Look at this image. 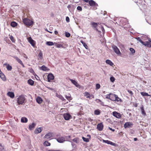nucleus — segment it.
I'll return each mask as SVG.
<instances>
[{
	"mask_svg": "<svg viewBox=\"0 0 151 151\" xmlns=\"http://www.w3.org/2000/svg\"><path fill=\"white\" fill-rule=\"evenodd\" d=\"M23 21L26 25L30 26L33 24V22L32 21L27 18H23Z\"/></svg>",
	"mask_w": 151,
	"mask_h": 151,
	"instance_id": "1",
	"label": "nucleus"
},
{
	"mask_svg": "<svg viewBox=\"0 0 151 151\" xmlns=\"http://www.w3.org/2000/svg\"><path fill=\"white\" fill-rule=\"evenodd\" d=\"M25 98L23 95L19 96L17 99V102L19 104H22L24 102Z\"/></svg>",
	"mask_w": 151,
	"mask_h": 151,
	"instance_id": "2",
	"label": "nucleus"
},
{
	"mask_svg": "<svg viewBox=\"0 0 151 151\" xmlns=\"http://www.w3.org/2000/svg\"><path fill=\"white\" fill-rule=\"evenodd\" d=\"M56 139L58 142L60 143H63L65 141H69L68 139H67V137H59Z\"/></svg>",
	"mask_w": 151,
	"mask_h": 151,
	"instance_id": "3",
	"label": "nucleus"
},
{
	"mask_svg": "<svg viewBox=\"0 0 151 151\" xmlns=\"http://www.w3.org/2000/svg\"><path fill=\"white\" fill-rule=\"evenodd\" d=\"M112 47L114 52L118 55H121V53L118 47L115 45H113Z\"/></svg>",
	"mask_w": 151,
	"mask_h": 151,
	"instance_id": "4",
	"label": "nucleus"
},
{
	"mask_svg": "<svg viewBox=\"0 0 151 151\" xmlns=\"http://www.w3.org/2000/svg\"><path fill=\"white\" fill-rule=\"evenodd\" d=\"M133 125V124L132 122H127L124 124V126L125 128H130L132 127Z\"/></svg>",
	"mask_w": 151,
	"mask_h": 151,
	"instance_id": "5",
	"label": "nucleus"
},
{
	"mask_svg": "<svg viewBox=\"0 0 151 151\" xmlns=\"http://www.w3.org/2000/svg\"><path fill=\"white\" fill-rule=\"evenodd\" d=\"M113 116L118 119H120L121 117V115L120 113L117 112L116 111H114L112 113Z\"/></svg>",
	"mask_w": 151,
	"mask_h": 151,
	"instance_id": "6",
	"label": "nucleus"
},
{
	"mask_svg": "<svg viewBox=\"0 0 151 151\" xmlns=\"http://www.w3.org/2000/svg\"><path fill=\"white\" fill-rule=\"evenodd\" d=\"M28 41L29 43L33 47H35V42L31 37H29L28 38Z\"/></svg>",
	"mask_w": 151,
	"mask_h": 151,
	"instance_id": "7",
	"label": "nucleus"
},
{
	"mask_svg": "<svg viewBox=\"0 0 151 151\" xmlns=\"http://www.w3.org/2000/svg\"><path fill=\"white\" fill-rule=\"evenodd\" d=\"M54 76L52 74L49 73L47 76L48 81L49 82H51L52 80L54 79Z\"/></svg>",
	"mask_w": 151,
	"mask_h": 151,
	"instance_id": "8",
	"label": "nucleus"
},
{
	"mask_svg": "<svg viewBox=\"0 0 151 151\" xmlns=\"http://www.w3.org/2000/svg\"><path fill=\"white\" fill-rule=\"evenodd\" d=\"M145 46L150 47H151V40L150 39L148 42H144V43L142 44Z\"/></svg>",
	"mask_w": 151,
	"mask_h": 151,
	"instance_id": "9",
	"label": "nucleus"
},
{
	"mask_svg": "<svg viewBox=\"0 0 151 151\" xmlns=\"http://www.w3.org/2000/svg\"><path fill=\"white\" fill-rule=\"evenodd\" d=\"M53 134L52 133L49 132L46 134L45 136V137L47 139H49L52 137Z\"/></svg>",
	"mask_w": 151,
	"mask_h": 151,
	"instance_id": "10",
	"label": "nucleus"
},
{
	"mask_svg": "<svg viewBox=\"0 0 151 151\" xmlns=\"http://www.w3.org/2000/svg\"><path fill=\"white\" fill-rule=\"evenodd\" d=\"M89 4L91 6H98V4L93 0L89 1Z\"/></svg>",
	"mask_w": 151,
	"mask_h": 151,
	"instance_id": "11",
	"label": "nucleus"
},
{
	"mask_svg": "<svg viewBox=\"0 0 151 151\" xmlns=\"http://www.w3.org/2000/svg\"><path fill=\"white\" fill-rule=\"evenodd\" d=\"M103 128V125L102 123L98 124L97 125V129L99 131L102 130Z\"/></svg>",
	"mask_w": 151,
	"mask_h": 151,
	"instance_id": "12",
	"label": "nucleus"
},
{
	"mask_svg": "<svg viewBox=\"0 0 151 151\" xmlns=\"http://www.w3.org/2000/svg\"><path fill=\"white\" fill-rule=\"evenodd\" d=\"M63 116L64 119L65 120H68L71 117V115L68 113L64 114Z\"/></svg>",
	"mask_w": 151,
	"mask_h": 151,
	"instance_id": "13",
	"label": "nucleus"
},
{
	"mask_svg": "<svg viewBox=\"0 0 151 151\" xmlns=\"http://www.w3.org/2000/svg\"><path fill=\"white\" fill-rule=\"evenodd\" d=\"M110 100L111 101H114L115 99H116V96L117 97V95L111 93H110Z\"/></svg>",
	"mask_w": 151,
	"mask_h": 151,
	"instance_id": "14",
	"label": "nucleus"
},
{
	"mask_svg": "<svg viewBox=\"0 0 151 151\" xmlns=\"http://www.w3.org/2000/svg\"><path fill=\"white\" fill-rule=\"evenodd\" d=\"M70 81H71L72 83H73L74 85L76 87H79V85L77 83V82L75 80L70 79Z\"/></svg>",
	"mask_w": 151,
	"mask_h": 151,
	"instance_id": "15",
	"label": "nucleus"
},
{
	"mask_svg": "<svg viewBox=\"0 0 151 151\" xmlns=\"http://www.w3.org/2000/svg\"><path fill=\"white\" fill-rule=\"evenodd\" d=\"M36 101L38 103L40 104L42 102V100L40 97H38L36 99Z\"/></svg>",
	"mask_w": 151,
	"mask_h": 151,
	"instance_id": "16",
	"label": "nucleus"
},
{
	"mask_svg": "<svg viewBox=\"0 0 151 151\" xmlns=\"http://www.w3.org/2000/svg\"><path fill=\"white\" fill-rule=\"evenodd\" d=\"M7 95L12 98H14V94L12 92H9L7 93Z\"/></svg>",
	"mask_w": 151,
	"mask_h": 151,
	"instance_id": "17",
	"label": "nucleus"
},
{
	"mask_svg": "<svg viewBox=\"0 0 151 151\" xmlns=\"http://www.w3.org/2000/svg\"><path fill=\"white\" fill-rule=\"evenodd\" d=\"M0 77L4 81L6 80V78L4 74L2 72L0 73Z\"/></svg>",
	"mask_w": 151,
	"mask_h": 151,
	"instance_id": "18",
	"label": "nucleus"
},
{
	"mask_svg": "<svg viewBox=\"0 0 151 151\" xmlns=\"http://www.w3.org/2000/svg\"><path fill=\"white\" fill-rule=\"evenodd\" d=\"M106 63L111 66H112L114 65L113 63L109 60H106Z\"/></svg>",
	"mask_w": 151,
	"mask_h": 151,
	"instance_id": "19",
	"label": "nucleus"
},
{
	"mask_svg": "<svg viewBox=\"0 0 151 151\" xmlns=\"http://www.w3.org/2000/svg\"><path fill=\"white\" fill-rule=\"evenodd\" d=\"M12 57L15 59L20 64L22 63V62L21 60L19 59L18 57L15 56H12Z\"/></svg>",
	"mask_w": 151,
	"mask_h": 151,
	"instance_id": "20",
	"label": "nucleus"
},
{
	"mask_svg": "<svg viewBox=\"0 0 151 151\" xmlns=\"http://www.w3.org/2000/svg\"><path fill=\"white\" fill-rule=\"evenodd\" d=\"M36 126V124L35 123H33L32 124L30 125L29 126V129L31 130L32 129Z\"/></svg>",
	"mask_w": 151,
	"mask_h": 151,
	"instance_id": "21",
	"label": "nucleus"
},
{
	"mask_svg": "<svg viewBox=\"0 0 151 151\" xmlns=\"http://www.w3.org/2000/svg\"><path fill=\"white\" fill-rule=\"evenodd\" d=\"M28 121L27 118L25 117H22L21 119V122L23 123H27Z\"/></svg>",
	"mask_w": 151,
	"mask_h": 151,
	"instance_id": "22",
	"label": "nucleus"
},
{
	"mask_svg": "<svg viewBox=\"0 0 151 151\" xmlns=\"http://www.w3.org/2000/svg\"><path fill=\"white\" fill-rule=\"evenodd\" d=\"M4 65H6V68L7 70H12V67L9 64H8L6 63L4 64Z\"/></svg>",
	"mask_w": 151,
	"mask_h": 151,
	"instance_id": "23",
	"label": "nucleus"
},
{
	"mask_svg": "<svg viewBox=\"0 0 151 151\" xmlns=\"http://www.w3.org/2000/svg\"><path fill=\"white\" fill-rule=\"evenodd\" d=\"M84 96H86V97L87 98L90 99V93L87 92H85V93H84Z\"/></svg>",
	"mask_w": 151,
	"mask_h": 151,
	"instance_id": "24",
	"label": "nucleus"
},
{
	"mask_svg": "<svg viewBox=\"0 0 151 151\" xmlns=\"http://www.w3.org/2000/svg\"><path fill=\"white\" fill-rule=\"evenodd\" d=\"M65 98L68 100H70L72 99L71 98V96L70 94L68 93L67 95H65Z\"/></svg>",
	"mask_w": 151,
	"mask_h": 151,
	"instance_id": "25",
	"label": "nucleus"
},
{
	"mask_svg": "<svg viewBox=\"0 0 151 151\" xmlns=\"http://www.w3.org/2000/svg\"><path fill=\"white\" fill-rule=\"evenodd\" d=\"M27 82L29 84L31 85V86L33 85L34 84V81L31 79H30L28 80Z\"/></svg>",
	"mask_w": 151,
	"mask_h": 151,
	"instance_id": "26",
	"label": "nucleus"
},
{
	"mask_svg": "<svg viewBox=\"0 0 151 151\" xmlns=\"http://www.w3.org/2000/svg\"><path fill=\"white\" fill-rule=\"evenodd\" d=\"M91 25H92L93 27L94 28H96L98 26V24L97 23L92 22L91 23Z\"/></svg>",
	"mask_w": 151,
	"mask_h": 151,
	"instance_id": "27",
	"label": "nucleus"
},
{
	"mask_svg": "<svg viewBox=\"0 0 151 151\" xmlns=\"http://www.w3.org/2000/svg\"><path fill=\"white\" fill-rule=\"evenodd\" d=\"M44 145L45 146H48L50 145V144L47 141H45L44 143Z\"/></svg>",
	"mask_w": 151,
	"mask_h": 151,
	"instance_id": "28",
	"label": "nucleus"
},
{
	"mask_svg": "<svg viewBox=\"0 0 151 151\" xmlns=\"http://www.w3.org/2000/svg\"><path fill=\"white\" fill-rule=\"evenodd\" d=\"M72 140L76 143H78L79 142V138L78 137L75 138Z\"/></svg>",
	"mask_w": 151,
	"mask_h": 151,
	"instance_id": "29",
	"label": "nucleus"
},
{
	"mask_svg": "<svg viewBox=\"0 0 151 151\" xmlns=\"http://www.w3.org/2000/svg\"><path fill=\"white\" fill-rule=\"evenodd\" d=\"M11 26L13 27H15L17 25V23L14 22H12L11 24Z\"/></svg>",
	"mask_w": 151,
	"mask_h": 151,
	"instance_id": "30",
	"label": "nucleus"
},
{
	"mask_svg": "<svg viewBox=\"0 0 151 151\" xmlns=\"http://www.w3.org/2000/svg\"><path fill=\"white\" fill-rule=\"evenodd\" d=\"M140 94L143 96H150L149 94H148V93L144 92H141Z\"/></svg>",
	"mask_w": 151,
	"mask_h": 151,
	"instance_id": "31",
	"label": "nucleus"
},
{
	"mask_svg": "<svg viewBox=\"0 0 151 151\" xmlns=\"http://www.w3.org/2000/svg\"><path fill=\"white\" fill-rule=\"evenodd\" d=\"M41 69L43 71H46L47 70V67H45V65H43L41 67Z\"/></svg>",
	"mask_w": 151,
	"mask_h": 151,
	"instance_id": "32",
	"label": "nucleus"
},
{
	"mask_svg": "<svg viewBox=\"0 0 151 151\" xmlns=\"http://www.w3.org/2000/svg\"><path fill=\"white\" fill-rule=\"evenodd\" d=\"M81 42L83 44V46L85 47L86 49H88V47L86 44L85 42L82 41H81Z\"/></svg>",
	"mask_w": 151,
	"mask_h": 151,
	"instance_id": "33",
	"label": "nucleus"
},
{
	"mask_svg": "<svg viewBox=\"0 0 151 151\" xmlns=\"http://www.w3.org/2000/svg\"><path fill=\"white\" fill-rule=\"evenodd\" d=\"M46 44L48 46H52L54 45V44L52 42L50 41L46 42Z\"/></svg>",
	"mask_w": 151,
	"mask_h": 151,
	"instance_id": "34",
	"label": "nucleus"
},
{
	"mask_svg": "<svg viewBox=\"0 0 151 151\" xmlns=\"http://www.w3.org/2000/svg\"><path fill=\"white\" fill-rule=\"evenodd\" d=\"M141 109L142 111V113L144 115H146V113L145 112L143 106H142L141 107Z\"/></svg>",
	"mask_w": 151,
	"mask_h": 151,
	"instance_id": "35",
	"label": "nucleus"
},
{
	"mask_svg": "<svg viewBox=\"0 0 151 151\" xmlns=\"http://www.w3.org/2000/svg\"><path fill=\"white\" fill-rule=\"evenodd\" d=\"M103 142L108 144L111 145V142L108 140H103Z\"/></svg>",
	"mask_w": 151,
	"mask_h": 151,
	"instance_id": "36",
	"label": "nucleus"
},
{
	"mask_svg": "<svg viewBox=\"0 0 151 151\" xmlns=\"http://www.w3.org/2000/svg\"><path fill=\"white\" fill-rule=\"evenodd\" d=\"M94 113L96 115H99L100 114V112L99 110H95L94 111Z\"/></svg>",
	"mask_w": 151,
	"mask_h": 151,
	"instance_id": "37",
	"label": "nucleus"
},
{
	"mask_svg": "<svg viewBox=\"0 0 151 151\" xmlns=\"http://www.w3.org/2000/svg\"><path fill=\"white\" fill-rule=\"evenodd\" d=\"M136 39L138 41H139L142 44H143L144 43V42L140 39L139 37H137L136 38Z\"/></svg>",
	"mask_w": 151,
	"mask_h": 151,
	"instance_id": "38",
	"label": "nucleus"
},
{
	"mask_svg": "<svg viewBox=\"0 0 151 151\" xmlns=\"http://www.w3.org/2000/svg\"><path fill=\"white\" fill-rule=\"evenodd\" d=\"M43 54L41 51H40L39 52L38 56L40 59H42V58Z\"/></svg>",
	"mask_w": 151,
	"mask_h": 151,
	"instance_id": "39",
	"label": "nucleus"
},
{
	"mask_svg": "<svg viewBox=\"0 0 151 151\" xmlns=\"http://www.w3.org/2000/svg\"><path fill=\"white\" fill-rule=\"evenodd\" d=\"M82 139H83V140L84 141L86 142H88L89 141V139L88 138H86L84 137H82Z\"/></svg>",
	"mask_w": 151,
	"mask_h": 151,
	"instance_id": "40",
	"label": "nucleus"
},
{
	"mask_svg": "<svg viewBox=\"0 0 151 151\" xmlns=\"http://www.w3.org/2000/svg\"><path fill=\"white\" fill-rule=\"evenodd\" d=\"M65 36L67 37H70V34L68 32H65Z\"/></svg>",
	"mask_w": 151,
	"mask_h": 151,
	"instance_id": "41",
	"label": "nucleus"
},
{
	"mask_svg": "<svg viewBox=\"0 0 151 151\" xmlns=\"http://www.w3.org/2000/svg\"><path fill=\"white\" fill-rule=\"evenodd\" d=\"M9 38L13 42H15V40L14 39L12 35L10 36Z\"/></svg>",
	"mask_w": 151,
	"mask_h": 151,
	"instance_id": "42",
	"label": "nucleus"
},
{
	"mask_svg": "<svg viewBox=\"0 0 151 151\" xmlns=\"http://www.w3.org/2000/svg\"><path fill=\"white\" fill-rule=\"evenodd\" d=\"M116 99H115L114 101H117L118 102L119 101H121V99H120L118 97L117 95V97H116Z\"/></svg>",
	"mask_w": 151,
	"mask_h": 151,
	"instance_id": "43",
	"label": "nucleus"
},
{
	"mask_svg": "<svg viewBox=\"0 0 151 151\" xmlns=\"http://www.w3.org/2000/svg\"><path fill=\"white\" fill-rule=\"evenodd\" d=\"M129 50L132 53H134L135 52L134 50L132 48H130L129 49Z\"/></svg>",
	"mask_w": 151,
	"mask_h": 151,
	"instance_id": "44",
	"label": "nucleus"
},
{
	"mask_svg": "<svg viewBox=\"0 0 151 151\" xmlns=\"http://www.w3.org/2000/svg\"><path fill=\"white\" fill-rule=\"evenodd\" d=\"M36 131H37V133H40L41 131V127H39L38 128H37V129H36Z\"/></svg>",
	"mask_w": 151,
	"mask_h": 151,
	"instance_id": "45",
	"label": "nucleus"
},
{
	"mask_svg": "<svg viewBox=\"0 0 151 151\" xmlns=\"http://www.w3.org/2000/svg\"><path fill=\"white\" fill-rule=\"evenodd\" d=\"M110 79L111 81L112 82H113L115 80V78L113 77H111Z\"/></svg>",
	"mask_w": 151,
	"mask_h": 151,
	"instance_id": "46",
	"label": "nucleus"
},
{
	"mask_svg": "<svg viewBox=\"0 0 151 151\" xmlns=\"http://www.w3.org/2000/svg\"><path fill=\"white\" fill-rule=\"evenodd\" d=\"M110 145H111L115 147H116L117 146V144L114 143L112 142Z\"/></svg>",
	"mask_w": 151,
	"mask_h": 151,
	"instance_id": "47",
	"label": "nucleus"
},
{
	"mask_svg": "<svg viewBox=\"0 0 151 151\" xmlns=\"http://www.w3.org/2000/svg\"><path fill=\"white\" fill-rule=\"evenodd\" d=\"M100 87V85L99 84H97L96 85V89H99Z\"/></svg>",
	"mask_w": 151,
	"mask_h": 151,
	"instance_id": "48",
	"label": "nucleus"
},
{
	"mask_svg": "<svg viewBox=\"0 0 151 151\" xmlns=\"http://www.w3.org/2000/svg\"><path fill=\"white\" fill-rule=\"evenodd\" d=\"M127 91L129 93L131 96H132L133 94V92L132 91L129 90V89L127 90Z\"/></svg>",
	"mask_w": 151,
	"mask_h": 151,
	"instance_id": "49",
	"label": "nucleus"
},
{
	"mask_svg": "<svg viewBox=\"0 0 151 151\" xmlns=\"http://www.w3.org/2000/svg\"><path fill=\"white\" fill-rule=\"evenodd\" d=\"M77 9L78 10H79L80 11H81L82 10V8L80 6H77Z\"/></svg>",
	"mask_w": 151,
	"mask_h": 151,
	"instance_id": "50",
	"label": "nucleus"
},
{
	"mask_svg": "<svg viewBox=\"0 0 151 151\" xmlns=\"http://www.w3.org/2000/svg\"><path fill=\"white\" fill-rule=\"evenodd\" d=\"M106 98L109 99L110 100V93L108 95H107L106 96Z\"/></svg>",
	"mask_w": 151,
	"mask_h": 151,
	"instance_id": "51",
	"label": "nucleus"
},
{
	"mask_svg": "<svg viewBox=\"0 0 151 151\" xmlns=\"http://www.w3.org/2000/svg\"><path fill=\"white\" fill-rule=\"evenodd\" d=\"M66 21L67 22H70V19L68 17H67L66 18Z\"/></svg>",
	"mask_w": 151,
	"mask_h": 151,
	"instance_id": "52",
	"label": "nucleus"
},
{
	"mask_svg": "<svg viewBox=\"0 0 151 151\" xmlns=\"http://www.w3.org/2000/svg\"><path fill=\"white\" fill-rule=\"evenodd\" d=\"M3 149V147L2 146L1 144H0V151H1Z\"/></svg>",
	"mask_w": 151,
	"mask_h": 151,
	"instance_id": "53",
	"label": "nucleus"
},
{
	"mask_svg": "<svg viewBox=\"0 0 151 151\" xmlns=\"http://www.w3.org/2000/svg\"><path fill=\"white\" fill-rule=\"evenodd\" d=\"M56 46L58 48H60L62 47V45L60 44H57Z\"/></svg>",
	"mask_w": 151,
	"mask_h": 151,
	"instance_id": "54",
	"label": "nucleus"
},
{
	"mask_svg": "<svg viewBox=\"0 0 151 151\" xmlns=\"http://www.w3.org/2000/svg\"><path fill=\"white\" fill-rule=\"evenodd\" d=\"M71 145L72 146V147L73 148H75L76 147V145L73 143L72 142L71 143Z\"/></svg>",
	"mask_w": 151,
	"mask_h": 151,
	"instance_id": "55",
	"label": "nucleus"
},
{
	"mask_svg": "<svg viewBox=\"0 0 151 151\" xmlns=\"http://www.w3.org/2000/svg\"><path fill=\"white\" fill-rule=\"evenodd\" d=\"M108 128L110 130L112 131V132H114L115 131V129H112V128H110V127H108Z\"/></svg>",
	"mask_w": 151,
	"mask_h": 151,
	"instance_id": "56",
	"label": "nucleus"
},
{
	"mask_svg": "<svg viewBox=\"0 0 151 151\" xmlns=\"http://www.w3.org/2000/svg\"><path fill=\"white\" fill-rule=\"evenodd\" d=\"M64 137H67V139H68L69 140V141H70V136H64Z\"/></svg>",
	"mask_w": 151,
	"mask_h": 151,
	"instance_id": "57",
	"label": "nucleus"
},
{
	"mask_svg": "<svg viewBox=\"0 0 151 151\" xmlns=\"http://www.w3.org/2000/svg\"><path fill=\"white\" fill-rule=\"evenodd\" d=\"M60 99L63 101H64L65 99H64V98L62 96H61Z\"/></svg>",
	"mask_w": 151,
	"mask_h": 151,
	"instance_id": "58",
	"label": "nucleus"
},
{
	"mask_svg": "<svg viewBox=\"0 0 151 151\" xmlns=\"http://www.w3.org/2000/svg\"><path fill=\"white\" fill-rule=\"evenodd\" d=\"M48 151H61L60 150H48Z\"/></svg>",
	"mask_w": 151,
	"mask_h": 151,
	"instance_id": "59",
	"label": "nucleus"
},
{
	"mask_svg": "<svg viewBox=\"0 0 151 151\" xmlns=\"http://www.w3.org/2000/svg\"><path fill=\"white\" fill-rule=\"evenodd\" d=\"M71 6L70 5H68V6H67V8L69 9L70 8H71Z\"/></svg>",
	"mask_w": 151,
	"mask_h": 151,
	"instance_id": "60",
	"label": "nucleus"
},
{
	"mask_svg": "<svg viewBox=\"0 0 151 151\" xmlns=\"http://www.w3.org/2000/svg\"><path fill=\"white\" fill-rule=\"evenodd\" d=\"M54 32H55V35H57L58 33V32L57 31H55Z\"/></svg>",
	"mask_w": 151,
	"mask_h": 151,
	"instance_id": "61",
	"label": "nucleus"
},
{
	"mask_svg": "<svg viewBox=\"0 0 151 151\" xmlns=\"http://www.w3.org/2000/svg\"><path fill=\"white\" fill-rule=\"evenodd\" d=\"M23 67V68H24L25 66L23 64V63H22L20 64Z\"/></svg>",
	"mask_w": 151,
	"mask_h": 151,
	"instance_id": "62",
	"label": "nucleus"
},
{
	"mask_svg": "<svg viewBox=\"0 0 151 151\" xmlns=\"http://www.w3.org/2000/svg\"><path fill=\"white\" fill-rule=\"evenodd\" d=\"M48 88L49 89H50V90H53V88H51L48 87Z\"/></svg>",
	"mask_w": 151,
	"mask_h": 151,
	"instance_id": "63",
	"label": "nucleus"
},
{
	"mask_svg": "<svg viewBox=\"0 0 151 151\" xmlns=\"http://www.w3.org/2000/svg\"><path fill=\"white\" fill-rule=\"evenodd\" d=\"M30 72L31 73L34 72V71L32 69H31L30 70Z\"/></svg>",
	"mask_w": 151,
	"mask_h": 151,
	"instance_id": "64",
	"label": "nucleus"
}]
</instances>
